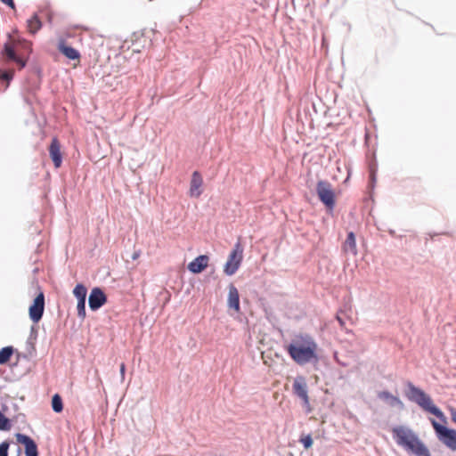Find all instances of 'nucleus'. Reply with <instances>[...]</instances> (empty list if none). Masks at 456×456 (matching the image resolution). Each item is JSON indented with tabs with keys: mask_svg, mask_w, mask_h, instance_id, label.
<instances>
[{
	"mask_svg": "<svg viewBox=\"0 0 456 456\" xmlns=\"http://www.w3.org/2000/svg\"><path fill=\"white\" fill-rule=\"evenodd\" d=\"M45 311V295L40 291L34 298L33 303L28 308V314L30 320L34 323H37L43 317Z\"/></svg>",
	"mask_w": 456,
	"mask_h": 456,
	"instance_id": "6e6552de",
	"label": "nucleus"
},
{
	"mask_svg": "<svg viewBox=\"0 0 456 456\" xmlns=\"http://www.w3.org/2000/svg\"><path fill=\"white\" fill-rule=\"evenodd\" d=\"M227 306L236 313L240 312V294L237 288L232 283L228 286Z\"/></svg>",
	"mask_w": 456,
	"mask_h": 456,
	"instance_id": "ddd939ff",
	"label": "nucleus"
},
{
	"mask_svg": "<svg viewBox=\"0 0 456 456\" xmlns=\"http://www.w3.org/2000/svg\"><path fill=\"white\" fill-rule=\"evenodd\" d=\"M16 440L19 444L24 446V452L26 456H39L37 443L29 436L17 433L15 435Z\"/></svg>",
	"mask_w": 456,
	"mask_h": 456,
	"instance_id": "9b49d317",
	"label": "nucleus"
},
{
	"mask_svg": "<svg viewBox=\"0 0 456 456\" xmlns=\"http://www.w3.org/2000/svg\"><path fill=\"white\" fill-rule=\"evenodd\" d=\"M52 409L56 413L63 411L62 398L59 394H54L52 397Z\"/></svg>",
	"mask_w": 456,
	"mask_h": 456,
	"instance_id": "4be33fe9",
	"label": "nucleus"
},
{
	"mask_svg": "<svg viewBox=\"0 0 456 456\" xmlns=\"http://www.w3.org/2000/svg\"><path fill=\"white\" fill-rule=\"evenodd\" d=\"M49 154L55 167H60L62 163L60 142L57 138H53L49 146Z\"/></svg>",
	"mask_w": 456,
	"mask_h": 456,
	"instance_id": "4468645a",
	"label": "nucleus"
},
{
	"mask_svg": "<svg viewBox=\"0 0 456 456\" xmlns=\"http://www.w3.org/2000/svg\"><path fill=\"white\" fill-rule=\"evenodd\" d=\"M299 442L303 444L304 448L306 450L311 448L314 444L313 437L310 434L301 436L299 439Z\"/></svg>",
	"mask_w": 456,
	"mask_h": 456,
	"instance_id": "bb28decb",
	"label": "nucleus"
},
{
	"mask_svg": "<svg viewBox=\"0 0 456 456\" xmlns=\"http://www.w3.org/2000/svg\"><path fill=\"white\" fill-rule=\"evenodd\" d=\"M137 257V254H134L133 258L135 259Z\"/></svg>",
	"mask_w": 456,
	"mask_h": 456,
	"instance_id": "c9c22d12",
	"label": "nucleus"
},
{
	"mask_svg": "<svg viewBox=\"0 0 456 456\" xmlns=\"http://www.w3.org/2000/svg\"><path fill=\"white\" fill-rule=\"evenodd\" d=\"M33 69H34V72H35L37 76H40V74H41V69H40L38 67H35Z\"/></svg>",
	"mask_w": 456,
	"mask_h": 456,
	"instance_id": "72a5a7b5",
	"label": "nucleus"
},
{
	"mask_svg": "<svg viewBox=\"0 0 456 456\" xmlns=\"http://www.w3.org/2000/svg\"><path fill=\"white\" fill-rule=\"evenodd\" d=\"M292 390L295 395L303 401V404L307 408L310 407L307 384L305 377L297 376L293 382Z\"/></svg>",
	"mask_w": 456,
	"mask_h": 456,
	"instance_id": "9d476101",
	"label": "nucleus"
},
{
	"mask_svg": "<svg viewBox=\"0 0 456 456\" xmlns=\"http://www.w3.org/2000/svg\"><path fill=\"white\" fill-rule=\"evenodd\" d=\"M376 183V174L374 171H371L370 174V179H369V188L373 189Z\"/></svg>",
	"mask_w": 456,
	"mask_h": 456,
	"instance_id": "cd10ccee",
	"label": "nucleus"
},
{
	"mask_svg": "<svg viewBox=\"0 0 456 456\" xmlns=\"http://www.w3.org/2000/svg\"><path fill=\"white\" fill-rule=\"evenodd\" d=\"M12 428V420L0 411V431H9Z\"/></svg>",
	"mask_w": 456,
	"mask_h": 456,
	"instance_id": "b1692460",
	"label": "nucleus"
},
{
	"mask_svg": "<svg viewBox=\"0 0 456 456\" xmlns=\"http://www.w3.org/2000/svg\"><path fill=\"white\" fill-rule=\"evenodd\" d=\"M14 70L13 69H0V80L10 84V82L13 79Z\"/></svg>",
	"mask_w": 456,
	"mask_h": 456,
	"instance_id": "5701e85b",
	"label": "nucleus"
},
{
	"mask_svg": "<svg viewBox=\"0 0 456 456\" xmlns=\"http://www.w3.org/2000/svg\"><path fill=\"white\" fill-rule=\"evenodd\" d=\"M243 260V248L240 242H237L228 256V259L224 267V273L228 275H233L240 268Z\"/></svg>",
	"mask_w": 456,
	"mask_h": 456,
	"instance_id": "0eeeda50",
	"label": "nucleus"
},
{
	"mask_svg": "<svg viewBox=\"0 0 456 456\" xmlns=\"http://www.w3.org/2000/svg\"><path fill=\"white\" fill-rule=\"evenodd\" d=\"M42 21L37 12L28 20V28L31 34H36L42 28Z\"/></svg>",
	"mask_w": 456,
	"mask_h": 456,
	"instance_id": "a211bd4d",
	"label": "nucleus"
},
{
	"mask_svg": "<svg viewBox=\"0 0 456 456\" xmlns=\"http://www.w3.org/2000/svg\"><path fill=\"white\" fill-rule=\"evenodd\" d=\"M37 336V330L34 326H32L31 327V330H30V336H29V338L28 340V344H31L32 345V343L30 341L33 338L36 339Z\"/></svg>",
	"mask_w": 456,
	"mask_h": 456,
	"instance_id": "c85d7f7f",
	"label": "nucleus"
},
{
	"mask_svg": "<svg viewBox=\"0 0 456 456\" xmlns=\"http://www.w3.org/2000/svg\"><path fill=\"white\" fill-rule=\"evenodd\" d=\"M431 425L435 430L437 439L447 448L456 451V430L438 423L436 419H430Z\"/></svg>",
	"mask_w": 456,
	"mask_h": 456,
	"instance_id": "39448f33",
	"label": "nucleus"
},
{
	"mask_svg": "<svg viewBox=\"0 0 456 456\" xmlns=\"http://www.w3.org/2000/svg\"><path fill=\"white\" fill-rule=\"evenodd\" d=\"M73 295L77 300H86L87 296V289L86 287L82 283H77L74 289H73Z\"/></svg>",
	"mask_w": 456,
	"mask_h": 456,
	"instance_id": "412c9836",
	"label": "nucleus"
},
{
	"mask_svg": "<svg viewBox=\"0 0 456 456\" xmlns=\"http://www.w3.org/2000/svg\"><path fill=\"white\" fill-rule=\"evenodd\" d=\"M14 353L12 346H7L0 349V365L8 362Z\"/></svg>",
	"mask_w": 456,
	"mask_h": 456,
	"instance_id": "6ab92c4d",
	"label": "nucleus"
},
{
	"mask_svg": "<svg viewBox=\"0 0 456 456\" xmlns=\"http://www.w3.org/2000/svg\"><path fill=\"white\" fill-rule=\"evenodd\" d=\"M388 233L391 235V236H395V231L393 230V229H389L388 230Z\"/></svg>",
	"mask_w": 456,
	"mask_h": 456,
	"instance_id": "f704fd0d",
	"label": "nucleus"
},
{
	"mask_svg": "<svg viewBox=\"0 0 456 456\" xmlns=\"http://www.w3.org/2000/svg\"><path fill=\"white\" fill-rule=\"evenodd\" d=\"M11 445V442L9 440L3 441L0 444V456H8L9 455V448ZM20 453V448L18 449V454ZM19 456V455H17Z\"/></svg>",
	"mask_w": 456,
	"mask_h": 456,
	"instance_id": "a878e982",
	"label": "nucleus"
},
{
	"mask_svg": "<svg viewBox=\"0 0 456 456\" xmlns=\"http://www.w3.org/2000/svg\"><path fill=\"white\" fill-rule=\"evenodd\" d=\"M86 300H83V299L77 300V316L81 320H84L86 316Z\"/></svg>",
	"mask_w": 456,
	"mask_h": 456,
	"instance_id": "393cba45",
	"label": "nucleus"
},
{
	"mask_svg": "<svg viewBox=\"0 0 456 456\" xmlns=\"http://www.w3.org/2000/svg\"><path fill=\"white\" fill-rule=\"evenodd\" d=\"M450 412L452 416V420L456 423V409L455 408H450Z\"/></svg>",
	"mask_w": 456,
	"mask_h": 456,
	"instance_id": "2f4dec72",
	"label": "nucleus"
},
{
	"mask_svg": "<svg viewBox=\"0 0 456 456\" xmlns=\"http://www.w3.org/2000/svg\"><path fill=\"white\" fill-rule=\"evenodd\" d=\"M125 372H126V365H125V363H121L120 364V374H121L122 378H124Z\"/></svg>",
	"mask_w": 456,
	"mask_h": 456,
	"instance_id": "473e14b6",
	"label": "nucleus"
},
{
	"mask_svg": "<svg viewBox=\"0 0 456 456\" xmlns=\"http://www.w3.org/2000/svg\"><path fill=\"white\" fill-rule=\"evenodd\" d=\"M316 194L319 200L328 211H332L336 205V195L330 182L319 180L316 184Z\"/></svg>",
	"mask_w": 456,
	"mask_h": 456,
	"instance_id": "423d86ee",
	"label": "nucleus"
},
{
	"mask_svg": "<svg viewBox=\"0 0 456 456\" xmlns=\"http://www.w3.org/2000/svg\"><path fill=\"white\" fill-rule=\"evenodd\" d=\"M3 4H6L11 9H15V3L13 0H0Z\"/></svg>",
	"mask_w": 456,
	"mask_h": 456,
	"instance_id": "7c9ffc66",
	"label": "nucleus"
},
{
	"mask_svg": "<svg viewBox=\"0 0 456 456\" xmlns=\"http://www.w3.org/2000/svg\"><path fill=\"white\" fill-rule=\"evenodd\" d=\"M58 50L69 60L75 61L80 58V53L64 41L59 43Z\"/></svg>",
	"mask_w": 456,
	"mask_h": 456,
	"instance_id": "dca6fc26",
	"label": "nucleus"
},
{
	"mask_svg": "<svg viewBox=\"0 0 456 456\" xmlns=\"http://www.w3.org/2000/svg\"><path fill=\"white\" fill-rule=\"evenodd\" d=\"M107 302V296L100 287H94L88 297V305L91 311L99 310Z\"/></svg>",
	"mask_w": 456,
	"mask_h": 456,
	"instance_id": "1a4fd4ad",
	"label": "nucleus"
},
{
	"mask_svg": "<svg viewBox=\"0 0 456 456\" xmlns=\"http://www.w3.org/2000/svg\"><path fill=\"white\" fill-rule=\"evenodd\" d=\"M405 386L406 389L404 391V395L409 401L416 403L424 411L436 416L443 423L447 422L446 416L441 409L433 403V400L428 394L411 381H407Z\"/></svg>",
	"mask_w": 456,
	"mask_h": 456,
	"instance_id": "20e7f679",
	"label": "nucleus"
},
{
	"mask_svg": "<svg viewBox=\"0 0 456 456\" xmlns=\"http://www.w3.org/2000/svg\"><path fill=\"white\" fill-rule=\"evenodd\" d=\"M378 397L381 400H385L391 407H397L400 410L404 408V404L402 400L394 395H392L389 391H381L379 393Z\"/></svg>",
	"mask_w": 456,
	"mask_h": 456,
	"instance_id": "f3484780",
	"label": "nucleus"
},
{
	"mask_svg": "<svg viewBox=\"0 0 456 456\" xmlns=\"http://www.w3.org/2000/svg\"><path fill=\"white\" fill-rule=\"evenodd\" d=\"M203 184V179L199 171H194L191 175V184H190V195L193 198H199L202 191H200V187Z\"/></svg>",
	"mask_w": 456,
	"mask_h": 456,
	"instance_id": "2eb2a0df",
	"label": "nucleus"
},
{
	"mask_svg": "<svg viewBox=\"0 0 456 456\" xmlns=\"http://www.w3.org/2000/svg\"><path fill=\"white\" fill-rule=\"evenodd\" d=\"M343 314L342 312L338 313V314H337V316H336V319H337V321L338 322V323H339V325H340L341 327H345V325H346V321H345V319L341 316V314Z\"/></svg>",
	"mask_w": 456,
	"mask_h": 456,
	"instance_id": "c756f323",
	"label": "nucleus"
},
{
	"mask_svg": "<svg viewBox=\"0 0 456 456\" xmlns=\"http://www.w3.org/2000/svg\"><path fill=\"white\" fill-rule=\"evenodd\" d=\"M344 247L346 250H349L353 253H356V240L355 235L353 232L347 233Z\"/></svg>",
	"mask_w": 456,
	"mask_h": 456,
	"instance_id": "aec40b11",
	"label": "nucleus"
},
{
	"mask_svg": "<svg viewBox=\"0 0 456 456\" xmlns=\"http://www.w3.org/2000/svg\"><path fill=\"white\" fill-rule=\"evenodd\" d=\"M208 256L200 255L189 263L187 268L191 273L199 274L208 267Z\"/></svg>",
	"mask_w": 456,
	"mask_h": 456,
	"instance_id": "f8f14e48",
	"label": "nucleus"
},
{
	"mask_svg": "<svg viewBox=\"0 0 456 456\" xmlns=\"http://www.w3.org/2000/svg\"><path fill=\"white\" fill-rule=\"evenodd\" d=\"M32 53L31 44L23 38H11L6 41L1 50V55L6 63H14L19 69L27 66Z\"/></svg>",
	"mask_w": 456,
	"mask_h": 456,
	"instance_id": "f03ea898",
	"label": "nucleus"
},
{
	"mask_svg": "<svg viewBox=\"0 0 456 456\" xmlns=\"http://www.w3.org/2000/svg\"><path fill=\"white\" fill-rule=\"evenodd\" d=\"M392 433L396 444L408 452L415 456H431L427 445L411 428L397 426L392 429Z\"/></svg>",
	"mask_w": 456,
	"mask_h": 456,
	"instance_id": "7ed1b4c3",
	"label": "nucleus"
},
{
	"mask_svg": "<svg viewBox=\"0 0 456 456\" xmlns=\"http://www.w3.org/2000/svg\"><path fill=\"white\" fill-rule=\"evenodd\" d=\"M318 345L314 338L308 333H300L286 346V351L289 357L298 365L318 362Z\"/></svg>",
	"mask_w": 456,
	"mask_h": 456,
	"instance_id": "f257e3e1",
	"label": "nucleus"
}]
</instances>
